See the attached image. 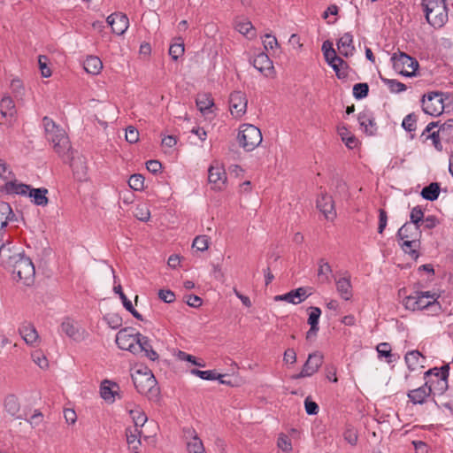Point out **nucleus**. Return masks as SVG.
Returning a JSON list of instances; mask_svg holds the SVG:
<instances>
[{
    "mask_svg": "<svg viewBox=\"0 0 453 453\" xmlns=\"http://www.w3.org/2000/svg\"><path fill=\"white\" fill-rule=\"evenodd\" d=\"M42 126L45 138L52 144L54 151L62 157L68 156L72 147L65 131L47 116L42 119Z\"/></svg>",
    "mask_w": 453,
    "mask_h": 453,
    "instance_id": "f257e3e1",
    "label": "nucleus"
},
{
    "mask_svg": "<svg viewBox=\"0 0 453 453\" xmlns=\"http://www.w3.org/2000/svg\"><path fill=\"white\" fill-rule=\"evenodd\" d=\"M6 268L12 272L14 279L24 285L31 286L35 281V269L32 260L20 252H14L7 260Z\"/></svg>",
    "mask_w": 453,
    "mask_h": 453,
    "instance_id": "f03ea898",
    "label": "nucleus"
},
{
    "mask_svg": "<svg viewBox=\"0 0 453 453\" xmlns=\"http://www.w3.org/2000/svg\"><path fill=\"white\" fill-rule=\"evenodd\" d=\"M448 0H422L426 19L434 28L442 27L448 20Z\"/></svg>",
    "mask_w": 453,
    "mask_h": 453,
    "instance_id": "7ed1b4c3",
    "label": "nucleus"
},
{
    "mask_svg": "<svg viewBox=\"0 0 453 453\" xmlns=\"http://www.w3.org/2000/svg\"><path fill=\"white\" fill-rule=\"evenodd\" d=\"M449 365H445L441 367H434L429 369L424 373L425 383H427L428 388L432 392H437L442 395L448 388V377H449Z\"/></svg>",
    "mask_w": 453,
    "mask_h": 453,
    "instance_id": "20e7f679",
    "label": "nucleus"
},
{
    "mask_svg": "<svg viewBox=\"0 0 453 453\" xmlns=\"http://www.w3.org/2000/svg\"><path fill=\"white\" fill-rule=\"evenodd\" d=\"M239 144L246 151H252L262 142V134L259 128L251 124L241 126L237 136Z\"/></svg>",
    "mask_w": 453,
    "mask_h": 453,
    "instance_id": "39448f33",
    "label": "nucleus"
},
{
    "mask_svg": "<svg viewBox=\"0 0 453 453\" xmlns=\"http://www.w3.org/2000/svg\"><path fill=\"white\" fill-rule=\"evenodd\" d=\"M394 70L405 76L412 77L416 75V71L418 67V62L407 55L406 53L400 52L399 54L394 53L391 57Z\"/></svg>",
    "mask_w": 453,
    "mask_h": 453,
    "instance_id": "423d86ee",
    "label": "nucleus"
},
{
    "mask_svg": "<svg viewBox=\"0 0 453 453\" xmlns=\"http://www.w3.org/2000/svg\"><path fill=\"white\" fill-rule=\"evenodd\" d=\"M445 94L433 91L422 96L421 104L423 111L431 116H439L444 111Z\"/></svg>",
    "mask_w": 453,
    "mask_h": 453,
    "instance_id": "0eeeda50",
    "label": "nucleus"
},
{
    "mask_svg": "<svg viewBox=\"0 0 453 453\" xmlns=\"http://www.w3.org/2000/svg\"><path fill=\"white\" fill-rule=\"evenodd\" d=\"M133 382L136 390L142 395L152 397L158 394L157 380L151 372H138L135 376H133Z\"/></svg>",
    "mask_w": 453,
    "mask_h": 453,
    "instance_id": "6e6552de",
    "label": "nucleus"
},
{
    "mask_svg": "<svg viewBox=\"0 0 453 453\" xmlns=\"http://www.w3.org/2000/svg\"><path fill=\"white\" fill-rule=\"evenodd\" d=\"M140 333H134L133 328H124L119 330L116 334V344L118 347L124 350H128L133 354H137V349L140 347L137 345L138 335Z\"/></svg>",
    "mask_w": 453,
    "mask_h": 453,
    "instance_id": "1a4fd4ad",
    "label": "nucleus"
},
{
    "mask_svg": "<svg viewBox=\"0 0 453 453\" xmlns=\"http://www.w3.org/2000/svg\"><path fill=\"white\" fill-rule=\"evenodd\" d=\"M323 355L319 351H315L311 354H309L308 358L304 365H303V368L301 372L297 374H295L292 376V379L294 380H299L305 377H310L316 373L320 366L323 364Z\"/></svg>",
    "mask_w": 453,
    "mask_h": 453,
    "instance_id": "9d476101",
    "label": "nucleus"
},
{
    "mask_svg": "<svg viewBox=\"0 0 453 453\" xmlns=\"http://www.w3.org/2000/svg\"><path fill=\"white\" fill-rule=\"evenodd\" d=\"M439 296L430 291H417L418 311L431 310L433 312H438L441 304L437 301Z\"/></svg>",
    "mask_w": 453,
    "mask_h": 453,
    "instance_id": "9b49d317",
    "label": "nucleus"
},
{
    "mask_svg": "<svg viewBox=\"0 0 453 453\" xmlns=\"http://www.w3.org/2000/svg\"><path fill=\"white\" fill-rule=\"evenodd\" d=\"M248 100L242 91H234L229 96V108L232 115L242 117L247 111Z\"/></svg>",
    "mask_w": 453,
    "mask_h": 453,
    "instance_id": "f8f14e48",
    "label": "nucleus"
},
{
    "mask_svg": "<svg viewBox=\"0 0 453 453\" xmlns=\"http://www.w3.org/2000/svg\"><path fill=\"white\" fill-rule=\"evenodd\" d=\"M250 63L265 77H273L275 73L273 61L268 55L264 52H260L255 56V58L250 60Z\"/></svg>",
    "mask_w": 453,
    "mask_h": 453,
    "instance_id": "ddd939ff",
    "label": "nucleus"
},
{
    "mask_svg": "<svg viewBox=\"0 0 453 453\" xmlns=\"http://www.w3.org/2000/svg\"><path fill=\"white\" fill-rule=\"evenodd\" d=\"M317 207L324 214L326 219H334L336 217L333 197L326 193H322L318 197Z\"/></svg>",
    "mask_w": 453,
    "mask_h": 453,
    "instance_id": "4468645a",
    "label": "nucleus"
},
{
    "mask_svg": "<svg viewBox=\"0 0 453 453\" xmlns=\"http://www.w3.org/2000/svg\"><path fill=\"white\" fill-rule=\"evenodd\" d=\"M107 22L114 34L123 35L129 26V20L127 15L123 13H112L107 18Z\"/></svg>",
    "mask_w": 453,
    "mask_h": 453,
    "instance_id": "2eb2a0df",
    "label": "nucleus"
},
{
    "mask_svg": "<svg viewBox=\"0 0 453 453\" xmlns=\"http://www.w3.org/2000/svg\"><path fill=\"white\" fill-rule=\"evenodd\" d=\"M186 439L187 450L188 453H206L202 440L198 437L194 429L188 428L184 430Z\"/></svg>",
    "mask_w": 453,
    "mask_h": 453,
    "instance_id": "dca6fc26",
    "label": "nucleus"
},
{
    "mask_svg": "<svg viewBox=\"0 0 453 453\" xmlns=\"http://www.w3.org/2000/svg\"><path fill=\"white\" fill-rule=\"evenodd\" d=\"M422 236L421 227L405 222L397 231L396 237L398 240H420Z\"/></svg>",
    "mask_w": 453,
    "mask_h": 453,
    "instance_id": "f3484780",
    "label": "nucleus"
},
{
    "mask_svg": "<svg viewBox=\"0 0 453 453\" xmlns=\"http://www.w3.org/2000/svg\"><path fill=\"white\" fill-rule=\"evenodd\" d=\"M208 180L214 185V188L222 189L226 180L225 169L219 165H211L208 169Z\"/></svg>",
    "mask_w": 453,
    "mask_h": 453,
    "instance_id": "a211bd4d",
    "label": "nucleus"
},
{
    "mask_svg": "<svg viewBox=\"0 0 453 453\" xmlns=\"http://www.w3.org/2000/svg\"><path fill=\"white\" fill-rule=\"evenodd\" d=\"M309 295L307 294V290L305 288H298L296 289L291 290L284 295L276 296L274 297L275 301H286L289 303L299 304L303 300H305Z\"/></svg>",
    "mask_w": 453,
    "mask_h": 453,
    "instance_id": "6ab92c4d",
    "label": "nucleus"
},
{
    "mask_svg": "<svg viewBox=\"0 0 453 453\" xmlns=\"http://www.w3.org/2000/svg\"><path fill=\"white\" fill-rule=\"evenodd\" d=\"M15 217L11 205L4 201L0 202V242L4 241L5 227L9 221Z\"/></svg>",
    "mask_w": 453,
    "mask_h": 453,
    "instance_id": "aec40b11",
    "label": "nucleus"
},
{
    "mask_svg": "<svg viewBox=\"0 0 453 453\" xmlns=\"http://www.w3.org/2000/svg\"><path fill=\"white\" fill-rule=\"evenodd\" d=\"M431 394L432 389L428 388L427 383H424L421 387L410 390L407 396L413 404H423Z\"/></svg>",
    "mask_w": 453,
    "mask_h": 453,
    "instance_id": "412c9836",
    "label": "nucleus"
},
{
    "mask_svg": "<svg viewBox=\"0 0 453 453\" xmlns=\"http://www.w3.org/2000/svg\"><path fill=\"white\" fill-rule=\"evenodd\" d=\"M357 119L360 127L364 129L365 134L369 135L376 134L377 125L372 112L364 111L358 114Z\"/></svg>",
    "mask_w": 453,
    "mask_h": 453,
    "instance_id": "4be33fe9",
    "label": "nucleus"
},
{
    "mask_svg": "<svg viewBox=\"0 0 453 453\" xmlns=\"http://www.w3.org/2000/svg\"><path fill=\"white\" fill-rule=\"evenodd\" d=\"M137 345L140 347L139 349H137V354L143 352L144 356L151 361H156L158 359L159 356L154 350L150 343V341L147 336H144L142 334H140L138 335Z\"/></svg>",
    "mask_w": 453,
    "mask_h": 453,
    "instance_id": "5701e85b",
    "label": "nucleus"
},
{
    "mask_svg": "<svg viewBox=\"0 0 453 453\" xmlns=\"http://www.w3.org/2000/svg\"><path fill=\"white\" fill-rule=\"evenodd\" d=\"M337 48L341 55L349 58L354 54L355 47L353 44V35L348 32L337 42Z\"/></svg>",
    "mask_w": 453,
    "mask_h": 453,
    "instance_id": "b1692460",
    "label": "nucleus"
},
{
    "mask_svg": "<svg viewBox=\"0 0 453 453\" xmlns=\"http://www.w3.org/2000/svg\"><path fill=\"white\" fill-rule=\"evenodd\" d=\"M4 410L10 414L12 417L18 418V419H26V417L22 415H19L20 411V404L19 402L18 397L13 395L10 394L5 396L4 401Z\"/></svg>",
    "mask_w": 453,
    "mask_h": 453,
    "instance_id": "393cba45",
    "label": "nucleus"
},
{
    "mask_svg": "<svg viewBox=\"0 0 453 453\" xmlns=\"http://www.w3.org/2000/svg\"><path fill=\"white\" fill-rule=\"evenodd\" d=\"M142 431L137 427H127L126 429L127 443L130 450L134 453H139V448L141 446V436Z\"/></svg>",
    "mask_w": 453,
    "mask_h": 453,
    "instance_id": "a878e982",
    "label": "nucleus"
},
{
    "mask_svg": "<svg viewBox=\"0 0 453 453\" xmlns=\"http://www.w3.org/2000/svg\"><path fill=\"white\" fill-rule=\"evenodd\" d=\"M335 284L337 292L343 300L349 301L352 298L353 292L349 276L338 279Z\"/></svg>",
    "mask_w": 453,
    "mask_h": 453,
    "instance_id": "bb28decb",
    "label": "nucleus"
},
{
    "mask_svg": "<svg viewBox=\"0 0 453 453\" xmlns=\"http://www.w3.org/2000/svg\"><path fill=\"white\" fill-rule=\"evenodd\" d=\"M48 192V189L45 188H35L30 186L27 196L35 205L44 207L49 203V198L47 197Z\"/></svg>",
    "mask_w": 453,
    "mask_h": 453,
    "instance_id": "cd10ccee",
    "label": "nucleus"
},
{
    "mask_svg": "<svg viewBox=\"0 0 453 453\" xmlns=\"http://www.w3.org/2000/svg\"><path fill=\"white\" fill-rule=\"evenodd\" d=\"M234 27L235 30L249 38H253L255 36V28L252 23L247 19L240 17L235 18L234 20Z\"/></svg>",
    "mask_w": 453,
    "mask_h": 453,
    "instance_id": "c85d7f7f",
    "label": "nucleus"
},
{
    "mask_svg": "<svg viewBox=\"0 0 453 453\" xmlns=\"http://www.w3.org/2000/svg\"><path fill=\"white\" fill-rule=\"evenodd\" d=\"M117 389H119L117 383L105 380L101 384L100 395L104 400L113 402L115 395H118Z\"/></svg>",
    "mask_w": 453,
    "mask_h": 453,
    "instance_id": "c756f323",
    "label": "nucleus"
},
{
    "mask_svg": "<svg viewBox=\"0 0 453 453\" xmlns=\"http://www.w3.org/2000/svg\"><path fill=\"white\" fill-rule=\"evenodd\" d=\"M70 166L78 180H81L86 178L88 167L84 157H73L70 162Z\"/></svg>",
    "mask_w": 453,
    "mask_h": 453,
    "instance_id": "7c9ffc66",
    "label": "nucleus"
},
{
    "mask_svg": "<svg viewBox=\"0 0 453 453\" xmlns=\"http://www.w3.org/2000/svg\"><path fill=\"white\" fill-rule=\"evenodd\" d=\"M19 334L23 340L29 345H33L38 340V333L32 325H23L19 328Z\"/></svg>",
    "mask_w": 453,
    "mask_h": 453,
    "instance_id": "2f4dec72",
    "label": "nucleus"
},
{
    "mask_svg": "<svg viewBox=\"0 0 453 453\" xmlns=\"http://www.w3.org/2000/svg\"><path fill=\"white\" fill-rule=\"evenodd\" d=\"M440 191V184L438 182H432L422 188L421 196L427 201L433 202L437 200Z\"/></svg>",
    "mask_w": 453,
    "mask_h": 453,
    "instance_id": "473e14b6",
    "label": "nucleus"
},
{
    "mask_svg": "<svg viewBox=\"0 0 453 453\" xmlns=\"http://www.w3.org/2000/svg\"><path fill=\"white\" fill-rule=\"evenodd\" d=\"M4 189L7 194L27 196L28 190L30 189V185L18 183L16 180L8 181L5 183Z\"/></svg>",
    "mask_w": 453,
    "mask_h": 453,
    "instance_id": "72a5a7b5",
    "label": "nucleus"
},
{
    "mask_svg": "<svg viewBox=\"0 0 453 453\" xmlns=\"http://www.w3.org/2000/svg\"><path fill=\"white\" fill-rule=\"evenodd\" d=\"M103 68L101 59L96 56H88L84 61V69L91 74H98Z\"/></svg>",
    "mask_w": 453,
    "mask_h": 453,
    "instance_id": "f704fd0d",
    "label": "nucleus"
},
{
    "mask_svg": "<svg viewBox=\"0 0 453 453\" xmlns=\"http://www.w3.org/2000/svg\"><path fill=\"white\" fill-rule=\"evenodd\" d=\"M401 248L403 251L409 254L412 258L416 259L418 257L419 253L418 249L420 246V240H402Z\"/></svg>",
    "mask_w": 453,
    "mask_h": 453,
    "instance_id": "c9c22d12",
    "label": "nucleus"
},
{
    "mask_svg": "<svg viewBox=\"0 0 453 453\" xmlns=\"http://www.w3.org/2000/svg\"><path fill=\"white\" fill-rule=\"evenodd\" d=\"M420 358H425L418 350L408 351L404 357L405 363L411 371H414L418 366L423 367L420 364Z\"/></svg>",
    "mask_w": 453,
    "mask_h": 453,
    "instance_id": "e433bc0d",
    "label": "nucleus"
},
{
    "mask_svg": "<svg viewBox=\"0 0 453 453\" xmlns=\"http://www.w3.org/2000/svg\"><path fill=\"white\" fill-rule=\"evenodd\" d=\"M0 112L3 117H13L16 113L15 104L11 96H4L0 102Z\"/></svg>",
    "mask_w": 453,
    "mask_h": 453,
    "instance_id": "4c0bfd02",
    "label": "nucleus"
},
{
    "mask_svg": "<svg viewBox=\"0 0 453 453\" xmlns=\"http://www.w3.org/2000/svg\"><path fill=\"white\" fill-rule=\"evenodd\" d=\"M196 106L202 113H206L213 106V99L208 94H199L196 100Z\"/></svg>",
    "mask_w": 453,
    "mask_h": 453,
    "instance_id": "58836bf2",
    "label": "nucleus"
},
{
    "mask_svg": "<svg viewBox=\"0 0 453 453\" xmlns=\"http://www.w3.org/2000/svg\"><path fill=\"white\" fill-rule=\"evenodd\" d=\"M318 278L321 282L329 281V274L332 273L331 265L324 259L319 260Z\"/></svg>",
    "mask_w": 453,
    "mask_h": 453,
    "instance_id": "ea45409f",
    "label": "nucleus"
},
{
    "mask_svg": "<svg viewBox=\"0 0 453 453\" xmlns=\"http://www.w3.org/2000/svg\"><path fill=\"white\" fill-rule=\"evenodd\" d=\"M322 51L326 61L331 59L338 61L340 64L343 63V59L337 56L336 51L333 48V43L330 41H326L322 44Z\"/></svg>",
    "mask_w": 453,
    "mask_h": 453,
    "instance_id": "a19ab883",
    "label": "nucleus"
},
{
    "mask_svg": "<svg viewBox=\"0 0 453 453\" xmlns=\"http://www.w3.org/2000/svg\"><path fill=\"white\" fill-rule=\"evenodd\" d=\"M327 64L333 68V70L335 72V74L338 79H345L348 76V73L346 69L349 67L346 61L343 60V63H339L338 61H333L331 59L326 61Z\"/></svg>",
    "mask_w": 453,
    "mask_h": 453,
    "instance_id": "79ce46f5",
    "label": "nucleus"
},
{
    "mask_svg": "<svg viewBox=\"0 0 453 453\" xmlns=\"http://www.w3.org/2000/svg\"><path fill=\"white\" fill-rule=\"evenodd\" d=\"M339 134L341 135L342 142L349 149H354L357 146V139L355 137V135L351 134L345 127L339 128Z\"/></svg>",
    "mask_w": 453,
    "mask_h": 453,
    "instance_id": "37998d69",
    "label": "nucleus"
},
{
    "mask_svg": "<svg viewBox=\"0 0 453 453\" xmlns=\"http://www.w3.org/2000/svg\"><path fill=\"white\" fill-rule=\"evenodd\" d=\"M380 80L384 84H386L388 87L390 92L392 93H401L407 89L406 85L403 84V82L398 81L397 80L388 79L382 76H380Z\"/></svg>",
    "mask_w": 453,
    "mask_h": 453,
    "instance_id": "c03bdc74",
    "label": "nucleus"
},
{
    "mask_svg": "<svg viewBox=\"0 0 453 453\" xmlns=\"http://www.w3.org/2000/svg\"><path fill=\"white\" fill-rule=\"evenodd\" d=\"M377 352L380 357H384L387 358V362L388 364L393 363L395 358V355L392 353L391 346L388 342L380 343L377 348Z\"/></svg>",
    "mask_w": 453,
    "mask_h": 453,
    "instance_id": "a18cd8bd",
    "label": "nucleus"
},
{
    "mask_svg": "<svg viewBox=\"0 0 453 453\" xmlns=\"http://www.w3.org/2000/svg\"><path fill=\"white\" fill-rule=\"evenodd\" d=\"M191 373L205 380H215L216 379H221L225 377V375L218 373L215 370L201 371L193 369L191 370Z\"/></svg>",
    "mask_w": 453,
    "mask_h": 453,
    "instance_id": "49530a36",
    "label": "nucleus"
},
{
    "mask_svg": "<svg viewBox=\"0 0 453 453\" xmlns=\"http://www.w3.org/2000/svg\"><path fill=\"white\" fill-rule=\"evenodd\" d=\"M61 329L70 338L77 339L80 336L77 328L69 319H66L62 322Z\"/></svg>",
    "mask_w": 453,
    "mask_h": 453,
    "instance_id": "de8ad7c7",
    "label": "nucleus"
},
{
    "mask_svg": "<svg viewBox=\"0 0 453 453\" xmlns=\"http://www.w3.org/2000/svg\"><path fill=\"white\" fill-rule=\"evenodd\" d=\"M180 42H174L170 45L169 55L173 60H177L180 57L184 54L185 48L184 42L181 38H178Z\"/></svg>",
    "mask_w": 453,
    "mask_h": 453,
    "instance_id": "09e8293b",
    "label": "nucleus"
},
{
    "mask_svg": "<svg viewBox=\"0 0 453 453\" xmlns=\"http://www.w3.org/2000/svg\"><path fill=\"white\" fill-rule=\"evenodd\" d=\"M424 219V211L419 205H417L412 208L410 214V222L411 224L416 225L421 227V222Z\"/></svg>",
    "mask_w": 453,
    "mask_h": 453,
    "instance_id": "8fccbe9b",
    "label": "nucleus"
},
{
    "mask_svg": "<svg viewBox=\"0 0 453 453\" xmlns=\"http://www.w3.org/2000/svg\"><path fill=\"white\" fill-rule=\"evenodd\" d=\"M130 415L134 423L133 427H137V429H140L147 421V416L139 409L132 410Z\"/></svg>",
    "mask_w": 453,
    "mask_h": 453,
    "instance_id": "3c124183",
    "label": "nucleus"
},
{
    "mask_svg": "<svg viewBox=\"0 0 453 453\" xmlns=\"http://www.w3.org/2000/svg\"><path fill=\"white\" fill-rule=\"evenodd\" d=\"M418 117L415 113H410L404 117L402 127L407 132H412L416 130Z\"/></svg>",
    "mask_w": 453,
    "mask_h": 453,
    "instance_id": "603ef678",
    "label": "nucleus"
},
{
    "mask_svg": "<svg viewBox=\"0 0 453 453\" xmlns=\"http://www.w3.org/2000/svg\"><path fill=\"white\" fill-rule=\"evenodd\" d=\"M369 93V86L367 83H357L353 87V96L357 99H363Z\"/></svg>",
    "mask_w": 453,
    "mask_h": 453,
    "instance_id": "864d4df0",
    "label": "nucleus"
},
{
    "mask_svg": "<svg viewBox=\"0 0 453 453\" xmlns=\"http://www.w3.org/2000/svg\"><path fill=\"white\" fill-rule=\"evenodd\" d=\"M438 131L443 139H449L451 135H453V119H449L443 124H441Z\"/></svg>",
    "mask_w": 453,
    "mask_h": 453,
    "instance_id": "5fc2aeb1",
    "label": "nucleus"
},
{
    "mask_svg": "<svg viewBox=\"0 0 453 453\" xmlns=\"http://www.w3.org/2000/svg\"><path fill=\"white\" fill-rule=\"evenodd\" d=\"M209 240L207 235H198L194 239L192 247L196 250L204 251L209 247Z\"/></svg>",
    "mask_w": 453,
    "mask_h": 453,
    "instance_id": "6e6d98bb",
    "label": "nucleus"
},
{
    "mask_svg": "<svg viewBox=\"0 0 453 453\" xmlns=\"http://www.w3.org/2000/svg\"><path fill=\"white\" fill-rule=\"evenodd\" d=\"M32 359L42 369L49 366L48 359L41 350H35L32 353Z\"/></svg>",
    "mask_w": 453,
    "mask_h": 453,
    "instance_id": "4d7b16f0",
    "label": "nucleus"
},
{
    "mask_svg": "<svg viewBox=\"0 0 453 453\" xmlns=\"http://www.w3.org/2000/svg\"><path fill=\"white\" fill-rule=\"evenodd\" d=\"M277 446L284 452L289 453L292 450V443L289 437L284 434H280L278 441Z\"/></svg>",
    "mask_w": 453,
    "mask_h": 453,
    "instance_id": "13d9d810",
    "label": "nucleus"
},
{
    "mask_svg": "<svg viewBox=\"0 0 453 453\" xmlns=\"http://www.w3.org/2000/svg\"><path fill=\"white\" fill-rule=\"evenodd\" d=\"M144 178L141 174H133L128 180L129 187L134 190H141L143 188Z\"/></svg>",
    "mask_w": 453,
    "mask_h": 453,
    "instance_id": "bf43d9fd",
    "label": "nucleus"
},
{
    "mask_svg": "<svg viewBox=\"0 0 453 453\" xmlns=\"http://www.w3.org/2000/svg\"><path fill=\"white\" fill-rule=\"evenodd\" d=\"M343 437L344 440L352 446L356 445L357 442V433L352 426L346 427Z\"/></svg>",
    "mask_w": 453,
    "mask_h": 453,
    "instance_id": "052dcab7",
    "label": "nucleus"
},
{
    "mask_svg": "<svg viewBox=\"0 0 453 453\" xmlns=\"http://www.w3.org/2000/svg\"><path fill=\"white\" fill-rule=\"evenodd\" d=\"M15 251H12L10 247H8L6 244L3 243L0 247V260L4 266H7V260L10 257H12L13 253Z\"/></svg>",
    "mask_w": 453,
    "mask_h": 453,
    "instance_id": "680f3d73",
    "label": "nucleus"
},
{
    "mask_svg": "<svg viewBox=\"0 0 453 453\" xmlns=\"http://www.w3.org/2000/svg\"><path fill=\"white\" fill-rule=\"evenodd\" d=\"M321 310L319 307H310V313L308 318V324L310 326H319Z\"/></svg>",
    "mask_w": 453,
    "mask_h": 453,
    "instance_id": "e2e57ef3",
    "label": "nucleus"
},
{
    "mask_svg": "<svg viewBox=\"0 0 453 453\" xmlns=\"http://www.w3.org/2000/svg\"><path fill=\"white\" fill-rule=\"evenodd\" d=\"M403 305L405 309L415 311H418V300H417V292L414 296H405L403 300Z\"/></svg>",
    "mask_w": 453,
    "mask_h": 453,
    "instance_id": "0e129e2a",
    "label": "nucleus"
},
{
    "mask_svg": "<svg viewBox=\"0 0 453 453\" xmlns=\"http://www.w3.org/2000/svg\"><path fill=\"white\" fill-rule=\"evenodd\" d=\"M134 216L141 221H143V222H146L150 219V210L142 205V206H138L136 209H135V212H134Z\"/></svg>",
    "mask_w": 453,
    "mask_h": 453,
    "instance_id": "69168bd1",
    "label": "nucleus"
},
{
    "mask_svg": "<svg viewBox=\"0 0 453 453\" xmlns=\"http://www.w3.org/2000/svg\"><path fill=\"white\" fill-rule=\"evenodd\" d=\"M126 140L129 143H135L139 140V132L138 130L133 127L129 126L126 129Z\"/></svg>",
    "mask_w": 453,
    "mask_h": 453,
    "instance_id": "338daca9",
    "label": "nucleus"
},
{
    "mask_svg": "<svg viewBox=\"0 0 453 453\" xmlns=\"http://www.w3.org/2000/svg\"><path fill=\"white\" fill-rule=\"evenodd\" d=\"M264 47L266 50H273L274 48L279 47L278 41L274 35L270 34H266L265 35V39L263 40Z\"/></svg>",
    "mask_w": 453,
    "mask_h": 453,
    "instance_id": "774afa93",
    "label": "nucleus"
}]
</instances>
